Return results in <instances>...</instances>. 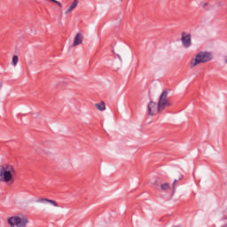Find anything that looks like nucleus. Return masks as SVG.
<instances>
[{
	"instance_id": "nucleus-1",
	"label": "nucleus",
	"mask_w": 227,
	"mask_h": 227,
	"mask_svg": "<svg viewBox=\"0 0 227 227\" xmlns=\"http://www.w3.org/2000/svg\"><path fill=\"white\" fill-rule=\"evenodd\" d=\"M169 106H171V103L168 99V91L163 90L159 98L158 104L153 101L149 102L147 106L148 114L149 116H155L160 111H164L166 107H169Z\"/></svg>"
},
{
	"instance_id": "nucleus-2",
	"label": "nucleus",
	"mask_w": 227,
	"mask_h": 227,
	"mask_svg": "<svg viewBox=\"0 0 227 227\" xmlns=\"http://www.w3.org/2000/svg\"><path fill=\"white\" fill-rule=\"evenodd\" d=\"M15 175H17V170L15 167L10 164H4L0 167V182H4L8 184V182H12L13 180Z\"/></svg>"
},
{
	"instance_id": "nucleus-3",
	"label": "nucleus",
	"mask_w": 227,
	"mask_h": 227,
	"mask_svg": "<svg viewBox=\"0 0 227 227\" xmlns=\"http://www.w3.org/2000/svg\"><path fill=\"white\" fill-rule=\"evenodd\" d=\"M214 59V55L210 51H200L195 55V57L191 60V68H195L198 65L201 63H208Z\"/></svg>"
},
{
	"instance_id": "nucleus-4",
	"label": "nucleus",
	"mask_w": 227,
	"mask_h": 227,
	"mask_svg": "<svg viewBox=\"0 0 227 227\" xmlns=\"http://www.w3.org/2000/svg\"><path fill=\"white\" fill-rule=\"evenodd\" d=\"M7 223L11 227H26L29 220L25 216H11L7 219Z\"/></svg>"
},
{
	"instance_id": "nucleus-5",
	"label": "nucleus",
	"mask_w": 227,
	"mask_h": 227,
	"mask_svg": "<svg viewBox=\"0 0 227 227\" xmlns=\"http://www.w3.org/2000/svg\"><path fill=\"white\" fill-rule=\"evenodd\" d=\"M181 43L184 49H189L192 45V39L191 33L182 32L181 33Z\"/></svg>"
},
{
	"instance_id": "nucleus-6",
	"label": "nucleus",
	"mask_w": 227,
	"mask_h": 227,
	"mask_svg": "<svg viewBox=\"0 0 227 227\" xmlns=\"http://www.w3.org/2000/svg\"><path fill=\"white\" fill-rule=\"evenodd\" d=\"M35 203H42L43 205H48V203H50V205H52L53 207H58V203L55 200L45 198L37 199Z\"/></svg>"
},
{
	"instance_id": "nucleus-7",
	"label": "nucleus",
	"mask_w": 227,
	"mask_h": 227,
	"mask_svg": "<svg viewBox=\"0 0 227 227\" xmlns=\"http://www.w3.org/2000/svg\"><path fill=\"white\" fill-rule=\"evenodd\" d=\"M81 43H82V34L78 33L74 36L73 47H77V45H81Z\"/></svg>"
},
{
	"instance_id": "nucleus-8",
	"label": "nucleus",
	"mask_w": 227,
	"mask_h": 227,
	"mask_svg": "<svg viewBox=\"0 0 227 227\" xmlns=\"http://www.w3.org/2000/svg\"><path fill=\"white\" fill-rule=\"evenodd\" d=\"M77 4H79V2L77 0H74L70 7L66 11V15H67V13H70V12H73L74 8H77Z\"/></svg>"
},
{
	"instance_id": "nucleus-9",
	"label": "nucleus",
	"mask_w": 227,
	"mask_h": 227,
	"mask_svg": "<svg viewBox=\"0 0 227 227\" xmlns=\"http://www.w3.org/2000/svg\"><path fill=\"white\" fill-rule=\"evenodd\" d=\"M96 109H98V111H106V103L101 102V103H98L95 105Z\"/></svg>"
},
{
	"instance_id": "nucleus-10",
	"label": "nucleus",
	"mask_w": 227,
	"mask_h": 227,
	"mask_svg": "<svg viewBox=\"0 0 227 227\" xmlns=\"http://www.w3.org/2000/svg\"><path fill=\"white\" fill-rule=\"evenodd\" d=\"M170 187L171 185L169 184V183H164L160 185V191H163L164 192H166V191H169Z\"/></svg>"
},
{
	"instance_id": "nucleus-11",
	"label": "nucleus",
	"mask_w": 227,
	"mask_h": 227,
	"mask_svg": "<svg viewBox=\"0 0 227 227\" xmlns=\"http://www.w3.org/2000/svg\"><path fill=\"white\" fill-rule=\"evenodd\" d=\"M18 64H19V56L14 55L12 57V67H17Z\"/></svg>"
},
{
	"instance_id": "nucleus-12",
	"label": "nucleus",
	"mask_w": 227,
	"mask_h": 227,
	"mask_svg": "<svg viewBox=\"0 0 227 227\" xmlns=\"http://www.w3.org/2000/svg\"><path fill=\"white\" fill-rule=\"evenodd\" d=\"M50 1H51V3H55V4H58L59 8H63V4H61L59 1L58 0H50Z\"/></svg>"
},
{
	"instance_id": "nucleus-13",
	"label": "nucleus",
	"mask_w": 227,
	"mask_h": 227,
	"mask_svg": "<svg viewBox=\"0 0 227 227\" xmlns=\"http://www.w3.org/2000/svg\"><path fill=\"white\" fill-rule=\"evenodd\" d=\"M200 6L202 8H206V10H208V8H207L208 3L202 2V3H200Z\"/></svg>"
},
{
	"instance_id": "nucleus-14",
	"label": "nucleus",
	"mask_w": 227,
	"mask_h": 227,
	"mask_svg": "<svg viewBox=\"0 0 227 227\" xmlns=\"http://www.w3.org/2000/svg\"><path fill=\"white\" fill-rule=\"evenodd\" d=\"M176 182H178V180L175 179L173 182V191H175V189H176Z\"/></svg>"
},
{
	"instance_id": "nucleus-15",
	"label": "nucleus",
	"mask_w": 227,
	"mask_h": 227,
	"mask_svg": "<svg viewBox=\"0 0 227 227\" xmlns=\"http://www.w3.org/2000/svg\"><path fill=\"white\" fill-rule=\"evenodd\" d=\"M223 62L225 63V65H227V55H224L223 57Z\"/></svg>"
},
{
	"instance_id": "nucleus-16",
	"label": "nucleus",
	"mask_w": 227,
	"mask_h": 227,
	"mask_svg": "<svg viewBox=\"0 0 227 227\" xmlns=\"http://www.w3.org/2000/svg\"><path fill=\"white\" fill-rule=\"evenodd\" d=\"M220 221H227V215H223V217L220 218Z\"/></svg>"
},
{
	"instance_id": "nucleus-17",
	"label": "nucleus",
	"mask_w": 227,
	"mask_h": 227,
	"mask_svg": "<svg viewBox=\"0 0 227 227\" xmlns=\"http://www.w3.org/2000/svg\"><path fill=\"white\" fill-rule=\"evenodd\" d=\"M117 58L120 59V61H121V56H120V54H117Z\"/></svg>"
},
{
	"instance_id": "nucleus-18",
	"label": "nucleus",
	"mask_w": 227,
	"mask_h": 227,
	"mask_svg": "<svg viewBox=\"0 0 227 227\" xmlns=\"http://www.w3.org/2000/svg\"><path fill=\"white\" fill-rule=\"evenodd\" d=\"M3 87V83L2 82H0V89Z\"/></svg>"
},
{
	"instance_id": "nucleus-19",
	"label": "nucleus",
	"mask_w": 227,
	"mask_h": 227,
	"mask_svg": "<svg viewBox=\"0 0 227 227\" xmlns=\"http://www.w3.org/2000/svg\"><path fill=\"white\" fill-rule=\"evenodd\" d=\"M174 227H182V226H180V225H176V226H174Z\"/></svg>"
}]
</instances>
